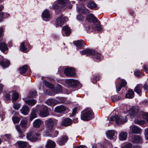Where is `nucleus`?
Listing matches in <instances>:
<instances>
[{"instance_id": "obj_1", "label": "nucleus", "mask_w": 148, "mask_h": 148, "mask_svg": "<svg viewBox=\"0 0 148 148\" xmlns=\"http://www.w3.org/2000/svg\"><path fill=\"white\" fill-rule=\"evenodd\" d=\"M87 19L89 22H92L94 24L93 28L94 29L100 31L101 30L100 23L98 21L97 19L92 14H90L87 16Z\"/></svg>"}, {"instance_id": "obj_2", "label": "nucleus", "mask_w": 148, "mask_h": 148, "mask_svg": "<svg viewBox=\"0 0 148 148\" xmlns=\"http://www.w3.org/2000/svg\"><path fill=\"white\" fill-rule=\"evenodd\" d=\"M80 52L82 54H86L87 56L95 54V57L96 59L98 60H101V54L98 52H95L94 50L86 49L82 51H80Z\"/></svg>"}, {"instance_id": "obj_3", "label": "nucleus", "mask_w": 148, "mask_h": 148, "mask_svg": "<svg viewBox=\"0 0 148 148\" xmlns=\"http://www.w3.org/2000/svg\"><path fill=\"white\" fill-rule=\"evenodd\" d=\"M92 110H87L84 111L81 115V119L84 121H88L91 119L92 116Z\"/></svg>"}, {"instance_id": "obj_4", "label": "nucleus", "mask_w": 148, "mask_h": 148, "mask_svg": "<svg viewBox=\"0 0 148 148\" xmlns=\"http://www.w3.org/2000/svg\"><path fill=\"white\" fill-rule=\"evenodd\" d=\"M60 99L62 100V101L59 102L58 100L54 99H48L46 101V103L49 106H55L56 104L59 103H61L65 102V99L64 98L61 97L59 98Z\"/></svg>"}, {"instance_id": "obj_5", "label": "nucleus", "mask_w": 148, "mask_h": 148, "mask_svg": "<svg viewBox=\"0 0 148 148\" xmlns=\"http://www.w3.org/2000/svg\"><path fill=\"white\" fill-rule=\"evenodd\" d=\"M125 119L124 120H121L122 119V116H119L115 115L113 117H111L110 118L111 121H115L116 123L117 124H121L123 123L126 122L127 121V119L126 116H125Z\"/></svg>"}, {"instance_id": "obj_6", "label": "nucleus", "mask_w": 148, "mask_h": 148, "mask_svg": "<svg viewBox=\"0 0 148 148\" xmlns=\"http://www.w3.org/2000/svg\"><path fill=\"white\" fill-rule=\"evenodd\" d=\"M119 82H121V84L119 83H117L116 85L117 91H120L123 87H124L127 84V82L124 79H119Z\"/></svg>"}, {"instance_id": "obj_7", "label": "nucleus", "mask_w": 148, "mask_h": 148, "mask_svg": "<svg viewBox=\"0 0 148 148\" xmlns=\"http://www.w3.org/2000/svg\"><path fill=\"white\" fill-rule=\"evenodd\" d=\"M45 123L47 130L52 132L53 130V123L52 119H49L46 121Z\"/></svg>"}, {"instance_id": "obj_8", "label": "nucleus", "mask_w": 148, "mask_h": 148, "mask_svg": "<svg viewBox=\"0 0 148 148\" xmlns=\"http://www.w3.org/2000/svg\"><path fill=\"white\" fill-rule=\"evenodd\" d=\"M64 74L67 76L73 77L75 75V70L72 68H67L64 69Z\"/></svg>"}, {"instance_id": "obj_9", "label": "nucleus", "mask_w": 148, "mask_h": 148, "mask_svg": "<svg viewBox=\"0 0 148 148\" xmlns=\"http://www.w3.org/2000/svg\"><path fill=\"white\" fill-rule=\"evenodd\" d=\"M79 83V82L73 79H68L66 82V85L68 87H74Z\"/></svg>"}, {"instance_id": "obj_10", "label": "nucleus", "mask_w": 148, "mask_h": 148, "mask_svg": "<svg viewBox=\"0 0 148 148\" xmlns=\"http://www.w3.org/2000/svg\"><path fill=\"white\" fill-rule=\"evenodd\" d=\"M140 111L137 108H133L130 110V114L131 116H140V114L139 113Z\"/></svg>"}, {"instance_id": "obj_11", "label": "nucleus", "mask_w": 148, "mask_h": 148, "mask_svg": "<svg viewBox=\"0 0 148 148\" xmlns=\"http://www.w3.org/2000/svg\"><path fill=\"white\" fill-rule=\"evenodd\" d=\"M74 44L79 49H80L84 46L85 43L83 40H79L73 42Z\"/></svg>"}, {"instance_id": "obj_12", "label": "nucleus", "mask_w": 148, "mask_h": 148, "mask_svg": "<svg viewBox=\"0 0 148 148\" xmlns=\"http://www.w3.org/2000/svg\"><path fill=\"white\" fill-rule=\"evenodd\" d=\"M66 109L65 106L60 105L56 107L55 108L54 111L57 113H62L65 111Z\"/></svg>"}, {"instance_id": "obj_13", "label": "nucleus", "mask_w": 148, "mask_h": 148, "mask_svg": "<svg viewBox=\"0 0 148 148\" xmlns=\"http://www.w3.org/2000/svg\"><path fill=\"white\" fill-rule=\"evenodd\" d=\"M47 110V108L46 106H44L43 110L40 112L39 115L42 117L47 116L49 114Z\"/></svg>"}, {"instance_id": "obj_14", "label": "nucleus", "mask_w": 148, "mask_h": 148, "mask_svg": "<svg viewBox=\"0 0 148 148\" xmlns=\"http://www.w3.org/2000/svg\"><path fill=\"white\" fill-rule=\"evenodd\" d=\"M131 141L134 143H138L141 142L142 139L141 137L138 135H134L131 138Z\"/></svg>"}, {"instance_id": "obj_15", "label": "nucleus", "mask_w": 148, "mask_h": 148, "mask_svg": "<svg viewBox=\"0 0 148 148\" xmlns=\"http://www.w3.org/2000/svg\"><path fill=\"white\" fill-rule=\"evenodd\" d=\"M34 132L33 131H32L30 132L27 133V138L32 141H36L37 140L36 138L34 137V136H33L34 134Z\"/></svg>"}, {"instance_id": "obj_16", "label": "nucleus", "mask_w": 148, "mask_h": 148, "mask_svg": "<svg viewBox=\"0 0 148 148\" xmlns=\"http://www.w3.org/2000/svg\"><path fill=\"white\" fill-rule=\"evenodd\" d=\"M55 143L51 140H48L46 145V148H54L56 146Z\"/></svg>"}, {"instance_id": "obj_17", "label": "nucleus", "mask_w": 148, "mask_h": 148, "mask_svg": "<svg viewBox=\"0 0 148 148\" xmlns=\"http://www.w3.org/2000/svg\"><path fill=\"white\" fill-rule=\"evenodd\" d=\"M20 110L23 114L26 115L28 114L29 111V109L27 106L25 105Z\"/></svg>"}, {"instance_id": "obj_18", "label": "nucleus", "mask_w": 148, "mask_h": 148, "mask_svg": "<svg viewBox=\"0 0 148 148\" xmlns=\"http://www.w3.org/2000/svg\"><path fill=\"white\" fill-rule=\"evenodd\" d=\"M68 138L67 136H63L61 137L60 140L58 141V143L60 145H64L68 140Z\"/></svg>"}, {"instance_id": "obj_19", "label": "nucleus", "mask_w": 148, "mask_h": 148, "mask_svg": "<svg viewBox=\"0 0 148 148\" xmlns=\"http://www.w3.org/2000/svg\"><path fill=\"white\" fill-rule=\"evenodd\" d=\"M134 96V92L132 89H129L127 92L125 97L126 98L131 99Z\"/></svg>"}, {"instance_id": "obj_20", "label": "nucleus", "mask_w": 148, "mask_h": 148, "mask_svg": "<svg viewBox=\"0 0 148 148\" xmlns=\"http://www.w3.org/2000/svg\"><path fill=\"white\" fill-rule=\"evenodd\" d=\"M44 128L43 121L39 119H38V130L41 131Z\"/></svg>"}, {"instance_id": "obj_21", "label": "nucleus", "mask_w": 148, "mask_h": 148, "mask_svg": "<svg viewBox=\"0 0 148 148\" xmlns=\"http://www.w3.org/2000/svg\"><path fill=\"white\" fill-rule=\"evenodd\" d=\"M72 120L69 118L65 119L62 122V125L64 126L70 125L72 124Z\"/></svg>"}, {"instance_id": "obj_22", "label": "nucleus", "mask_w": 148, "mask_h": 148, "mask_svg": "<svg viewBox=\"0 0 148 148\" xmlns=\"http://www.w3.org/2000/svg\"><path fill=\"white\" fill-rule=\"evenodd\" d=\"M37 112V110L36 109H33L31 114L29 115V120L31 121L34 118L36 117V112Z\"/></svg>"}, {"instance_id": "obj_23", "label": "nucleus", "mask_w": 148, "mask_h": 148, "mask_svg": "<svg viewBox=\"0 0 148 148\" xmlns=\"http://www.w3.org/2000/svg\"><path fill=\"white\" fill-rule=\"evenodd\" d=\"M18 147L20 148H25L27 145L28 143L26 142L18 141L17 142Z\"/></svg>"}, {"instance_id": "obj_24", "label": "nucleus", "mask_w": 148, "mask_h": 148, "mask_svg": "<svg viewBox=\"0 0 148 148\" xmlns=\"http://www.w3.org/2000/svg\"><path fill=\"white\" fill-rule=\"evenodd\" d=\"M127 136V133L125 132H121L119 135V139L121 140H126Z\"/></svg>"}, {"instance_id": "obj_25", "label": "nucleus", "mask_w": 148, "mask_h": 148, "mask_svg": "<svg viewBox=\"0 0 148 148\" xmlns=\"http://www.w3.org/2000/svg\"><path fill=\"white\" fill-rule=\"evenodd\" d=\"M78 10L79 13H82L87 14L89 13V11L86 8L83 6L78 8Z\"/></svg>"}, {"instance_id": "obj_26", "label": "nucleus", "mask_w": 148, "mask_h": 148, "mask_svg": "<svg viewBox=\"0 0 148 148\" xmlns=\"http://www.w3.org/2000/svg\"><path fill=\"white\" fill-rule=\"evenodd\" d=\"M8 49L7 45L4 42L0 43V50L3 52Z\"/></svg>"}, {"instance_id": "obj_27", "label": "nucleus", "mask_w": 148, "mask_h": 148, "mask_svg": "<svg viewBox=\"0 0 148 148\" xmlns=\"http://www.w3.org/2000/svg\"><path fill=\"white\" fill-rule=\"evenodd\" d=\"M115 133V132L113 130H110L108 131L106 134L107 136L110 140L112 139L113 138V136H114Z\"/></svg>"}, {"instance_id": "obj_28", "label": "nucleus", "mask_w": 148, "mask_h": 148, "mask_svg": "<svg viewBox=\"0 0 148 148\" xmlns=\"http://www.w3.org/2000/svg\"><path fill=\"white\" fill-rule=\"evenodd\" d=\"M42 16L43 19L49 18L50 17V13L49 10H45L42 13Z\"/></svg>"}, {"instance_id": "obj_29", "label": "nucleus", "mask_w": 148, "mask_h": 148, "mask_svg": "<svg viewBox=\"0 0 148 148\" xmlns=\"http://www.w3.org/2000/svg\"><path fill=\"white\" fill-rule=\"evenodd\" d=\"M142 88V86L141 84H138L136 86L134 91L137 94H140L141 92V90Z\"/></svg>"}, {"instance_id": "obj_30", "label": "nucleus", "mask_w": 148, "mask_h": 148, "mask_svg": "<svg viewBox=\"0 0 148 148\" xmlns=\"http://www.w3.org/2000/svg\"><path fill=\"white\" fill-rule=\"evenodd\" d=\"M65 32L66 36H68L71 32L70 28L66 26H64L62 28V32Z\"/></svg>"}, {"instance_id": "obj_31", "label": "nucleus", "mask_w": 148, "mask_h": 148, "mask_svg": "<svg viewBox=\"0 0 148 148\" xmlns=\"http://www.w3.org/2000/svg\"><path fill=\"white\" fill-rule=\"evenodd\" d=\"M68 2V0H59L58 4L62 7H64Z\"/></svg>"}, {"instance_id": "obj_32", "label": "nucleus", "mask_w": 148, "mask_h": 148, "mask_svg": "<svg viewBox=\"0 0 148 148\" xmlns=\"http://www.w3.org/2000/svg\"><path fill=\"white\" fill-rule=\"evenodd\" d=\"M87 6L91 9L95 8L97 7L95 3L91 1H89L88 2L87 4Z\"/></svg>"}, {"instance_id": "obj_33", "label": "nucleus", "mask_w": 148, "mask_h": 148, "mask_svg": "<svg viewBox=\"0 0 148 148\" xmlns=\"http://www.w3.org/2000/svg\"><path fill=\"white\" fill-rule=\"evenodd\" d=\"M64 22L62 17H61L57 18L56 24L57 26H62L63 25Z\"/></svg>"}, {"instance_id": "obj_34", "label": "nucleus", "mask_w": 148, "mask_h": 148, "mask_svg": "<svg viewBox=\"0 0 148 148\" xmlns=\"http://www.w3.org/2000/svg\"><path fill=\"white\" fill-rule=\"evenodd\" d=\"M132 132L134 134H139L140 132V129L136 126H133L132 128Z\"/></svg>"}, {"instance_id": "obj_35", "label": "nucleus", "mask_w": 148, "mask_h": 148, "mask_svg": "<svg viewBox=\"0 0 148 148\" xmlns=\"http://www.w3.org/2000/svg\"><path fill=\"white\" fill-rule=\"evenodd\" d=\"M0 64L3 67H7L10 65V62L8 61L2 60L0 62Z\"/></svg>"}, {"instance_id": "obj_36", "label": "nucleus", "mask_w": 148, "mask_h": 148, "mask_svg": "<svg viewBox=\"0 0 148 148\" xmlns=\"http://www.w3.org/2000/svg\"><path fill=\"white\" fill-rule=\"evenodd\" d=\"M139 113L140 114V117L145 119L148 121V113H147L141 111Z\"/></svg>"}, {"instance_id": "obj_37", "label": "nucleus", "mask_w": 148, "mask_h": 148, "mask_svg": "<svg viewBox=\"0 0 148 148\" xmlns=\"http://www.w3.org/2000/svg\"><path fill=\"white\" fill-rule=\"evenodd\" d=\"M25 102L29 105H33L36 103V101L33 99L27 100L25 101Z\"/></svg>"}, {"instance_id": "obj_38", "label": "nucleus", "mask_w": 148, "mask_h": 148, "mask_svg": "<svg viewBox=\"0 0 148 148\" xmlns=\"http://www.w3.org/2000/svg\"><path fill=\"white\" fill-rule=\"evenodd\" d=\"M27 69V65H24L21 67L19 69L20 73H25Z\"/></svg>"}, {"instance_id": "obj_39", "label": "nucleus", "mask_w": 148, "mask_h": 148, "mask_svg": "<svg viewBox=\"0 0 148 148\" xmlns=\"http://www.w3.org/2000/svg\"><path fill=\"white\" fill-rule=\"evenodd\" d=\"M18 97V94L16 92H14L13 94L12 99L14 101H16Z\"/></svg>"}, {"instance_id": "obj_40", "label": "nucleus", "mask_w": 148, "mask_h": 148, "mask_svg": "<svg viewBox=\"0 0 148 148\" xmlns=\"http://www.w3.org/2000/svg\"><path fill=\"white\" fill-rule=\"evenodd\" d=\"M27 121L26 120L22 119L21 121L20 125L21 126L24 128H26Z\"/></svg>"}, {"instance_id": "obj_41", "label": "nucleus", "mask_w": 148, "mask_h": 148, "mask_svg": "<svg viewBox=\"0 0 148 148\" xmlns=\"http://www.w3.org/2000/svg\"><path fill=\"white\" fill-rule=\"evenodd\" d=\"M20 49L21 51L23 52H26L27 49L25 48L24 45V42L21 43L20 46Z\"/></svg>"}, {"instance_id": "obj_42", "label": "nucleus", "mask_w": 148, "mask_h": 148, "mask_svg": "<svg viewBox=\"0 0 148 148\" xmlns=\"http://www.w3.org/2000/svg\"><path fill=\"white\" fill-rule=\"evenodd\" d=\"M44 82L45 85H46L48 88H52L54 87L53 85L47 82L46 81L44 80Z\"/></svg>"}, {"instance_id": "obj_43", "label": "nucleus", "mask_w": 148, "mask_h": 148, "mask_svg": "<svg viewBox=\"0 0 148 148\" xmlns=\"http://www.w3.org/2000/svg\"><path fill=\"white\" fill-rule=\"evenodd\" d=\"M36 92L35 90H33L31 91L29 93V97L30 98L34 97L36 96Z\"/></svg>"}, {"instance_id": "obj_44", "label": "nucleus", "mask_w": 148, "mask_h": 148, "mask_svg": "<svg viewBox=\"0 0 148 148\" xmlns=\"http://www.w3.org/2000/svg\"><path fill=\"white\" fill-rule=\"evenodd\" d=\"M56 93H58L61 92L62 91V86L60 85H57L56 87Z\"/></svg>"}, {"instance_id": "obj_45", "label": "nucleus", "mask_w": 148, "mask_h": 148, "mask_svg": "<svg viewBox=\"0 0 148 148\" xmlns=\"http://www.w3.org/2000/svg\"><path fill=\"white\" fill-rule=\"evenodd\" d=\"M20 118L16 116H14L12 118V120L14 123H18L20 121Z\"/></svg>"}, {"instance_id": "obj_46", "label": "nucleus", "mask_w": 148, "mask_h": 148, "mask_svg": "<svg viewBox=\"0 0 148 148\" xmlns=\"http://www.w3.org/2000/svg\"><path fill=\"white\" fill-rule=\"evenodd\" d=\"M15 127L18 133L21 134H22L23 132L21 129V127L19 125H17L15 126Z\"/></svg>"}, {"instance_id": "obj_47", "label": "nucleus", "mask_w": 148, "mask_h": 148, "mask_svg": "<svg viewBox=\"0 0 148 148\" xmlns=\"http://www.w3.org/2000/svg\"><path fill=\"white\" fill-rule=\"evenodd\" d=\"M145 123V122L143 120H137L135 121V123L140 125H143Z\"/></svg>"}, {"instance_id": "obj_48", "label": "nucleus", "mask_w": 148, "mask_h": 148, "mask_svg": "<svg viewBox=\"0 0 148 148\" xmlns=\"http://www.w3.org/2000/svg\"><path fill=\"white\" fill-rule=\"evenodd\" d=\"M20 106V104L16 103L14 104L13 107L16 110H18L19 109Z\"/></svg>"}, {"instance_id": "obj_49", "label": "nucleus", "mask_w": 148, "mask_h": 148, "mask_svg": "<svg viewBox=\"0 0 148 148\" xmlns=\"http://www.w3.org/2000/svg\"><path fill=\"white\" fill-rule=\"evenodd\" d=\"M134 74L136 76L139 77L141 75V72L140 71L136 70L134 72Z\"/></svg>"}, {"instance_id": "obj_50", "label": "nucleus", "mask_w": 148, "mask_h": 148, "mask_svg": "<svg viewBox=\"0 0 148 148\" xmlns=\"http://www.w3.org/2000/svg\"><path fill=\"white\" fill-rule=\"evenodd\" d=\"M53 137H56L58 134V132L57 131L54 130L51 133Z\"/></svg>"}, {"instance_id": "obj_51", "label": "nucleus", "mask_w": 148, "mask_h": 148, "mask_svg": "<svg viewBox=\"0 0 148 148\" xmlns=\"http://www.w3.org/2000/svg\"><path fill=\"white\" fill-rule=\"evenodd\" d=\"M143 68L145 72L148 73V64H145L143 65Z\"/></svg>"}, {"instance_id": "obj_52", "label": "nucleus", "mask_w": 148, "mask_h": 148, "mask_svg": "<svg viewBox=\"0 0 148 148\" xmlns=\"http://www.w3.org/2000/svg\"><path fill=\"white\" fill-rule=\"evenodd\" d=\"M6 100L7 101L11 99V95L8 93L6 94L5 96Z\"/></svg>"}, {"instance_id": "obj_53", "label": "nucleus", "mask_w": 148, "mask_h": 148, "mask_svg": "<svg viewBox=\"0 0 148 148\" xmlns=\"http://www.w3.org/2000/svg\"><path fill=\"white\" fill-rule=\"evenodd\" d=\"M132 146L131 143H129L126 145L124 148H132Z\"/></svg>"}, {"instance_id": "obj_54", "label": "nucleus", "mask_w": 148, "mask_h": 148, "mask_svg": "<svg viewBox=\"0 0 148 148\" xmlns=\"http://www.w3.org/2000/svg\"><path fill=\"white\" fill-rule=\"evenodd\" d=\"M145 135L146 139L148 140V129L145 130Z\"/></svg>"}, {"instance_id": "obj_55", "label": "nucleus", "mask_w": 148, "mask_h": 148, "mask_svg": "<svg viewBox=\"0 0 148 148\" xmlns=\"http://www.w3.org/2000/svg\"><path fill=\"white\" fill-rule=\"evenodd\" d=\"M77 18L78 20H82L83 19V16L81 14L77 15Z\"/></svg>"}, {"instance_id": "obj_56", "label": "nucleus", "mask_w": 148, "mask_h": 148, "mask_svg": "<svg viewBox=\"0 0 148 148\" xmlns=\"http://www.w3.org/2000/svg\"><path fill=\"white\" fill-rule=\"evenodd\" d=\"M77 110V108H75L73 109V112L71 114L72 116H73L74 115H75L76 113Z\"/></svg>"}, {"instance_id": "obj_57", "label": "nucleus", "mask_w": 148, "mask_h": 148, "mask_svg": "<svg viewBox=\"0 0 148 148\" xmlns=\"http://www.w3.org/2000/svg\"><path fill=\"white\" fill-rule=\"evenodd\" d=\"M119 99V97L116 96H114L113 98H112V100L113 101H115Z\"/></svg>"}, {"instance_id": "obj_58", "label": "nucleus", "mask_w": 148, "mask_h": 148, "mask_svg": "<svg viewBox=\"0 0 148 148\" xmlns=\"http://www.w3.org/2000/svg\"><path fill=\"white\" fill-rule=\"evenodd\" d=\"M4 15V13L3 12L0 13V22L2 21L3 18V15Z\"/></svg>"}, {"instance_id": "obj_59", "label": "nucleus", "mask_w": 148, "mask_h": 148, "mask_svg": "<svg viewBox=\"0 0 148 148\" xmlns=\"http://www.w3.org/2000/svg\"><path fill=\"white\" fill-rule=\"evenodd\" d=\"M33 126L35 128H37V120H36L34 122Z\"/></svg>"}, {"instance_id": "obj_60", "label": "nucleus", "mask_w": 148, "mask_h": 148, "mask_svg": "<svg viewBox=\"0 0 148 148\" xmlns=\"http://www.w3.org/2000/svg\"><path fill=\"white\" fill-rule=\"evenodd\" d=\"M59 6L60 7L59 4L58 5L57 4H55L53 6V8L54 9H57L58 8Z\"/></svg>"}, {"instance_id": "obj_61", "label": "nucleus", "mask_w": 148, "mask_h": 148, "mask_svg": "<svg viewBox=\"0 0 148 148\" xmlns=\"http://www.w3.org/2000/svg\"><path fill=\"white\" fill-rule=\"evenodd\" d=\"M4 136L8 139L11 138V135L10 134H5Z\"/></svg>"}, {"instance_id": "obj_62", "label": "nucleus", "mask_w": 148, "mask_h": 148, "mask_svg": "<svg viewBox=\"0 0 148 148\" xmlns=\"http://www.w3.org/2000/svg\"><path fill=\"white\" fill-rule=\"evenodd\" d=\"M47 94L50 96H54L55 95L54 93H52L49 91H47Z\"/></svg>"}, {"instance_id": "obj_63", "label": "nucleus", "mask_w": 148, "mask_h": 148, "mask_svg": "<svg viewBox=\"0 0 148 148\" xmlns=\"http://www.w3.org/2000/svg\"><path fill=\"white\" fill-rule=\"evenodd\" d=\"M3 85L2 84H0V93H1L3 90Z\"/></svg>"}, {"instance_id": "obj_64", "label": "nucleus", "mask_w": 148, "mask_h": 148, "mask_svg": "<svg viewBox=\"0 0 148 148\" xmlns=\"http://www.w3.org/2000/svg\"><path fill=\"white\" fill-rule=\"evenodd\" d=\"M86 146L84 145H80L77 147L75 148H84Z\"/></svg>"}]
</instances>
